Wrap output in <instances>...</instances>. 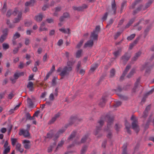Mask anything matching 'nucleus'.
I'll use <instances>...</instances> for the list:
<instances>
[{"mask_svg": "<svg viewBox=\"0 0 154 154\" xmlns=\"http://www.w3.org/2000/svg\"><path fill=\"white\" fill-rule=\"evenodd\" d=\"M16 149L17 151L20 152L21 153H22L24 150L23 149L21 148V144L19 143L17 144Z\"/></svg>", "mask_w": 154, "mask_h": 154, "instance_id": "17", "label": "nucleus"}, {"mask_svg": "<svg viewBox=\"0 0 154 154\" xmlns=\"http://www.w3.org/2000/svg\"><path fill=\"white\" fill-rule=\"evenodd\" d=\"M64 143L63 141H61L60 143H59L57 145V146L56 148L55 151H56L57 149L59 147H61L62 146V145Z\"/></svg>", "mask_w": 154, "mask_h": 154, "instance_id": "56", "label": "nucleus"}, {"mask_svg": "<svg viewBox=\"0 0 154 154\" xmlns=\"http://www.w3.org/2000/svg\"><path fill=\"white\" fill-rule=\"evenodd\" d=\"M112 137V133L110 131H109L108 132V134L107 135V137L111 139Z\"/></svg>", "mask_w": 154, "mask_h": 154, "instance_id": "63", "label": "nucleus"}, {"mask_svg": "<svg viewBox=\"0 0 154 154\" xmlns=\"http://www.w3.org/2000/svg\"><path fill=\"white\" fill-rule=\"evenodd\" d=\"M6 36L3 35H1L0 38V42H3L6 38Z\"/></svg>", "mask_w": 154, "mask_h": 154, "instance_id": "51", "label": "nucleus"}, {"mask_svg": "<svg viewBox=\"0 0 154 154\" xmlns=\"http://www.w3.org/2000/svg\"><path fill=\"white\" fill-rule=\"evenodd\" d=\"M56 145V143L55 142L52 145H51L50 146L48 147V152H52L53 148L55 147Z\"/></svg>", "mask_w": 154, "mask_h": 154, "instance_id": "25", "label": "nucleus"}, {"mask_svg": "<svg viewBox=\"0 0 154 154\" xmlns=\"http://www.w3.org/2000/svg\"><path fill=\"white\" fill-rule=\"evenodd\" d=\"M81 62L80 61H78L76 67V70L77 72H78L80 68L81 67Z\"/></svg>", "mask_w": 154, "mask_h": 154, "instance_id": "42", "label": "nucleus"}, {"mask_svg": "<svg viewBox=\"0 0 154 154\" xmlns=\"http://www.w3.org/2000/svg\"><path fill=\"white\" fill-rule=\"evenodd\" d=\"M79 138L76 137V139L74 140L73 142V143L74 144H76L77 145H80L81 144V142L78 141Z\"/></svg>", "mask_w": 154, "mask_h": 154, "instance_id": "57", "label": "nucleus"}, {"mask_svg": "<svg viewBox=\"0 0 154 154\" xmlns=\"http://www.w3.org/2000/svg\"><path fill=\"white\" fill-rule=\"evenodd\" d=\"M122 104V102L120 101L117 102L116 104H114L113 106L114 107H117L120 106Z\"/></svg>", "mask_w": 154, "mask_h": 154, "instance_id": "53", "label": "nucleus"}, {"mask_svg": "<svg viewBox=\"0 0 154 154\" xmlns=\"http://www.w3.org/2000/svg\"><path fill=\"white\" fill-rule=\"evenodd\" d=\"M77 134V132L75 131H73L71 134L70 135L69 137L68 138V140L69 141L72 140L75 137Z\"/></svg>", "mask_w": 154, "mask_h": 154, "instance_id": "18", "label": "nucleus"}, {"mask_svg": "<svg viewBox=\"0 0 154 154\" xmlns=\"http://www.w3.org/2000/svg\"><path fill=\"white\" fill-rule=\"evenodd\" d=\"M12 14V11L11 9L9 10L7 12L6 15L7 17H9Z\"/></svg>", "mask_w": 154, "mask_h": 154, "instance_id": "55", "label": "nucleus"}, {"mask_svg": "<svg viewBox=\"0 0 154 154\" xmlns=\"http://www.w3.org/2000/svg\"><path fill=\"white\" fill-rule=\"evenodd\" d=\"M125 128H127V127L128 128L131 127L130 123L128 122L127 120H125Z\"/></svg>", "mask_w": 154, "mask_h": 154, "instance_id": "61", "label": "nucleus"}, {"mask_svg": "<svg viewBox=\"0 0 154 154\" xmlns=\"http://www.w3.org/2000/svg\"><path fill=\"white\" fill-rule=\"evenodd\" d=\"M116 72V70L114 69H112L110 72V77H112L115 75Z\"/></svg>", "mask_w": 154, "mask_h": 154, "instance_id": "36", "label": "nucleus"}, {"mask_svg": "<svg viewBox=\"0 0 154 154\" xmlns=\"http://www.w3.org/2000/svg\"><path fill=\"white\" fill-rule=\"evenodd\" d=\"M122 126L121 125H119L118 124H116L115 125V129L117 131H119V129L121 128Z\"/></svg>", "mask_w": 154, "mask_h": 154, "instance_id": "58", "label": "nucleus"}, {"mask_svg": "<svg viewBox=\"0 0 154 154\" xmlns=\"http://www.w3.org/2000/svg\"><path fill=\"white\" fill-rule=\"evenodd\" d=\"M98 66V64L97 63H95L94 66L91 67L90 69V71L92 72H94L96 69L97 68Z\"/></svg>", "mask_w": 154, "mask_h": 154, "instance_id": "39", "label": "nucleus"}, {"mask_svg": "<svg viewBox=\"0 0 154 154\" xmlns=\"http://www.w3.org/2000/svg\"><path fill=\"white\" fill-rule=\"evenodd\" d=\"M56 118L53 117L52 119L49 121L48 124H51L53 123L56 120Z\"/></svg>", "mask_w": 154, "mask_h": 154, "instance_id": "60", "label": "nucleus"}, {"mask_svg": "<svg viewBox=\"0 0 154 154\" xmlns=\"http://www.w3.org/2000/svg\"><path fill=\"white\" fill-rule=\"evenodd\" d=\"M153 2V0H150L148 2L145 4V7L143 8V10H145L149 8Z\"/></svg>", "mask_w": 154, "mask_h": 154, "instance_id": "26", "label": "nucleus"}, {"mask_svg": "<svg viewBox=\"0 0 154 154\" xmlns=\"http://www.w3.org/2000/svg\"><path fill=\"white\" fill-rule=\"evenodd\" d=\"M21 17L22 13L21 12H19V13H18L17 17L14 18V23H17L19 22L21 20Z\"/></svg>", "mask_w": 154, "mask_h": 154, "instance_id": "15", "label": "nucleus"}, {"mask_svg": "<svg viewBox=\"0 0 154 154\" xmlns=\"http://www.w3.org/2000/svg\"><path fill=\"white\" fill-rule=\"evenodd\" d=\"M20 36V34H19L18 32H17L14 35L13 38L16 39L17 38H19Z\"/></svg>", "mask_w": 154, "mask_h": 154, "instance_id": "43", "label": "nucleus"}, {"mask_svg": "<svg viewBox=\"0 0 154 154\" xmlns=\"http://www.w3.org/2000/svg\"><path fill=\"white\" fill-rule=\"evenodd\" d=\"M131 67V66L130 65H128L125 68V69L124 70L123 73L126 75L129 70L130 69Z\"/></svg>", "mask_w": 154, "mask_h": 154, "instance_id": "33", "label": "nucleus"}, {"mask_svg": "<svg viewBox=\"0 0 154 154\" xmlns=\"http://www.w3.org/2000/svg\"><path fill=\"white\" fill-rule=\"evenodd\" d=\"M19 12H20L18 11L17 8H15L14 9V11L12 12V14L14 16H15L16 15L17 13H19Z\"/></svg>", "mask_w": 154, "mask_h": 154, "instance_id": "54", "label": "nucleus"}, {"mask_svg": "<svg viewBox=\"0 0 154 154\" xmlns=\"http://www.w3.org/2000/svg\"><path fill=\"white\" fill-rule=\"evenodd\" d=\"M23 143L24 144V147L27 149H29L30 147V145L29 144L30 141L28 140H25L23 141Z\"/></svg>", "mask_w": 154, "mask_h": 154, "instance_id": "14", "label": "nucleus"}, {"mask_svg": "<svg viewBox=\"0 0 154 154\" xmlns=\"http://www.w3.org/2000/svg\"><path fill=\"white\" fill-rule=\"evenodd\" d=\"M88 6L86 4H84L81 6L76 7L73 6L72 8L75 11H82L84 9L87 8Z\"/></svg>", "mask_w": 154, "mask_h": 154, "instance_id": "7", "label": "nucleus"}, {"mask_svg": "<svg viewBox=\"0 0 154 154\" xmlns=\"http://www.w3.org/2000/svg\"><path fill=\"white\" fill-rule=\"evenodd\" d=\"M70 17L69 14L68 12H65L63 13L62 16L60 17L59 20L60 22H62L65 20V18H69Z\"/></svg>", "mask_w": 154, "mask_h": 154, "instance_id": "8", "label": "nucleus"}, {"mask_svg": "<svg viewBox=\"0 0 154 154\" xmlns=\"http://www.w3.org/2000/svg\"><path fill=\"white\" fill-rule=\"evenodd\" d=\"M2 47L4 50H6L9 48V45L6 43H4L2 45Z\"/></svg>", "mask_w": 154, "mask_h": 154, "instance_id": "37", "label": "nucleus"}, {"mask_svg": "<svg viewBox=\"0 0 154 154\" xmlns=\"http://www.w3.org/2000/svg\"><path fill=\"white\" fill-rule=\"evenodd\" d=\"M148 113V112L144 111L143 112V115L142 117L144 118H146L147 116Z\"/></svg>", "mask_w": 154, "mask_h": 154, "instance_id": "59", "label": "nucleus"}, {"mask_svg": "<svg viewBox=\"0 0 154 154\" xmlns=\"http://www.w3.org/2000/svg\"><path fill=\"white\" fill-rule=\"evenodd\" d=\"M152 67L149 65V64L148 63H146L144 65H143L142 67L143 70L145 69H146L145 73H149L151 70V69Z\"/></svg>", "mask_w": 154, "mask_h": 154, "instance_id": "6", "label": "nucleus"}, {"mask_svg": "<svg viewBox=\"0 0 154 154\" xmlns=\"http://www.w3.org/2000/svg\"><path fill=\"white\" fill-rule=\"evenodd\" d=\"M59 30L62 32H63L64 33H67L68 34H70L71 32H70V30L69 28L67 29V30L68 31V32H67L66 29L64 28H62L61 29H59Z\"/></svg>", "mask_w": 154, "mask_h": 154, "instance_id": "27", "label": "nucleus"}, {"mask_svg": "<svg viewBox=\"0 0 154 154\" xmlns=\"http://www.w3.org/2000/svg\"><path fill=\"white\" fill-rule=\"evenodd\" d=\"M131 120L132 121L131 128L137 134L140 130L139 126L138 125L137 119L134 115H132Z\"/></svg>", "mask_w": 154, "mask_h": 154, "instance_id": "2", "label": "nucleus"}, {"mask_svg": "<svg viewBox=\"0 0 154 154\" xmlns=\"http://www.w3.org/2000/svg\"><path fill=\"white\" fill-rule=\"evenodd\" d=\"M108 13L107 12H106L104 14L101 19L103 21L104 20H106L108 15Z\"/></svg>", "mask_w": 154, "mask_h": 154, "instance_id": "47", "label": "nucleus"}, {"mask_svg": "<svg viewBox=\"0 0 154 154\" xmlns=\"http://www.w3.org/2000/svg\"><path fill=\"white\" fill-rule=\"evenodd\" d=\"M43 15L41 13H39L38 15L35 16V20L38 22H41L42 20Z\"/></svg>", "mask_w": 154, "mask_h": 154, "instance_id": "12", "label": "nucleus"}, {"mask_svg": "<svg viewBox=\"0 0 154 154\" xmlns=\"http://www.w3.org/2000/svg\"><path fill=\"white\" fill-rule=\"evenodd\" d=\"M94 42L93 40L90 39L83 46V48H86L87 47H92L94 45Z\"/></svg>", "mask_w": 154, "mask_h": 154, "instance_id": "9", "label": "nucleus"}, {"mask_svg": "<svg viewBox=\"0 0 154 154\" xmlns=\"http://www.w3.org/2000/svg\"><path fill=\"white\" fill-rule=\"evenodd\" d=\"M106 118L107 119V127L109 128L110 126L113 124L114 118L113 116H111L109 115H107L106 116Z\"/></svg>", "mask_w": 154, "mask_h": 154, "instance_id": "5", "label": "nucleus"}, {"mask_svg": "<svg viewBox=\"0 0 154 154\" xmlns=\"http://www.w3.org/2000/svg\"><path fill=\"white\" fill-rule=\"evenodd\" d=\"M88 134L85 135L84 136H83L80 142L81 143H85L88 138Z\"/></svg>", "mask_w": 154, "mask_h": 154, "instance_id": "28", "label": "nucleus"}, {"mask_svg": "<svg viewBox=\"0 0 154 154\" xmlns=\"http://www.w3.org/2000/svg\"><path fill=\"white\" fill-rule=\"evenodd\" d=\"M123 90V88L120 85H118L117 88L116 89H114L113 90L116 92L117 93L118 92H121Z\"/></svg>", "mask_w": 154, "mask_h": 154, "instance_id": "34", "label": "nucleus"}, {"mask_svg": "<svg viewBox=\"0 0 154 154\" xmlns=\"http://www.w3.org/2000/svg\"><path fill=\"white\" fill-rule=\"evenodd\" d=\"M31 118V116L29 112H27L26 114V120H30Z\"/></svg>", "mask_w": 154, "mask_h": 154, "instance_id": "62", "label": "nucleus"}, {"mask_svg": "<svg viewBox=\"0 0 154 154\" xmlns=\"http://www.w3.org/2000/svg\"><path fill=\"white\" fill-rule=\"evenodd\" d=\"M8 28H5L2 31L3 34L2 35L7 36L8 35Z\"/></svg>", "mask_w": 154, "mask_h": 154, "instance_id": "41", "label": "nucleus"}, {"mask_svg": "<svg viewBox=\"0 0 154 154\" xmlns=\"http://www.w3.org/2000/svg\"><path fill=\"white\" fill-rule=\"evenodd\" d=\"M140 81V78L139 77L137 79L136 81L134 83V87L132 89V92L133 93H135L136 91V89L138 88H140L141 86L139 84Z\"/></svg>", "mask_w": 154, "mask_h": 154, "instance_id": "4", "label": "nucleus"}, {"mask_svg": "<svg viewBox=\"0 0 154 154\" xmlns=\"http://www.w3.org/2000/svg\"><path fill=\"white\" fill-rule=\"evenodd\" d=\"M117 94L120 97V98L123 100H126L128 99V97L126 96H123L121 94H118L117 93Z\"/></svg>", "mask_w": 154, "mask_h": 154, "instance_id": "50", "label": "nucleus"}, {"mask_svg": "<svg viewBox=\"0 0 154 154\" xmlns=\"http://www.w3.org/2000/svg\"><path fill=\"white\" fill-rule=\"evenodd\" d=\"M54 136V134L53 133L52 131H51L50 132L47 134V137L45 138L51 139Z\"/></svg>", "mask_w": 154, "mask_h": 154, "instance_id": "29", "label": "nucleus"}, {"mask_svg": "<svg viewBox=\"0 0 154 154\" xmlns=\"http://www.w3.org/2000/svg\"><path fill=\"white\" fill-rule=\"evenodd\" d=\"M149 27H147L145 29L144 31V38H145L146 36L147 35L148 33L149 32Z\"/></svg>", "mask_w": 154, "mask_h": 154, "instance_id": "52", "label": "nucleus"}, {"mask_svg": "<svg viewBox=\"0 0 154 154\" xmlns=\"http://www.w3.org/2000/svg\"><path fill=\"white\" fill-rule=\"evenodd\" d=\"M83 50L82 49H79L75 53V57L76 58H79L82 56Z\"/></svg>", "mask_w": 154, "mask_h": 154, "instance_id": "20", "label": "nucleus"}, {"mask_svg": "<svg viewBox=\"0 0 154 154\" xmlns=\"http://www.w3.org/2000/svg\"><path fill=\"white\" fill-rule=\"evenodd\" d=\"M75 62V61H68L67 62V66L64 67L59 75L62 76L69 75V72L72 71V66Z\"/></svg>", "mask_w": 154, "mask_h": 154, "instance_id": "1", "label": "nucleus"}, {"mask_svg": "<svg viewBox=\"0 0 154 154\" xmlns=\"http://www.w3.org/2000/svg\"><path fill=\"white\" fill-rule=\"evenodd\" d=\"M87 148V146H83L81 150V154H84L86 151Z\"/></svg>", "mask_w": 154, "mask_h": 154, "instance_id": "46", "label": "nucleus"}, {"mask_svg": "<svg viewBox=\"0 0 154 154\" xmlns=\"http://www.w3.org/2000/svg\"><path fill=\"white\" fill-rule=\"evenodd\" d=\"M7 10V5H6V2H5L4 3L2 9L1 10V11L3 14H4Z\"/></svg>", "mask_w": 154, "mask_h": 154, "instance_id": "31", "label": "nucleus"}, {"mask_svg": "<svg viewBox=\"0 0 154 154\" xmlns=\"http://www.w3.org/2000/svg\"><path fill=\"white\" fill-rule=\"evenodd\" d=\"M27 87L30 91H32L34 90L33 84L32 82H28Z\"/></svg>", "mask_w": 154, "mask_h": 154, "instance_id": "19", "label": "nucleus"}, {"mask_svg": "<svg viewBox=\"0 0 154 154\" xmlns=\"http://www.w3.org/2000/svg\"><path fill=\"white\" fill-rule=\"evenodd\" d=\"M84 40V39L81 40L77 44L75 48L77 49H79L82 45Z\"/></svg>", "mask_w": 154, "mask_h": 154, "instance_id": "30", "label": "nucleus"}, {"mask_svg": "<svg viewBox=\"0 0 154 154\" xmlns=\"http://www.w3.org/2000/svg\"><path fill=\"white\" fill-rule=\"evenodd\" d=\"M98 37V34L95 33L93 32H91V35L90 37V38L93 41L95 40H97Z\"/></svg>", "mask_w": 154, "mask_h": 154, "instance_id": "11", "label": "nucleus"}, {"mask_svg": "<svg viewBox=\"0 0 154 154\" xmlns=\"http://www.w3.org/2000/svg\"><path fill=\"white\" fill-rule=\"evenodd\" d=\"M77 119V117L75 116H72L70 118V121L68 124V125H72L75 120Z\"/></svg>", "mask_w": 154, "mask_h": 154, "instance_id": "21", "label": "nucleus"}, {"mask_svg": "<svg viewBox=\"0 0 154 154\" xmlns=\"http://www.w3.org/2000/svg\"><path fill=\"white\" fill-rule=\"evenodd\" d=\"M27 102L28 104V107L30 108H32L33 107L34 104L32 102L31 99L28 98L27 99Z\"/></svg>", "mask_w": 154, "mask_h": 154, "instance_id": "24", "label": "nucleus"}, {"mask_svg": "<svg viewBox=\"0 0 154 154\" xmlns=\"http://www.w3.org/2000/svg\"><path fill=\"white\" fill-rule=\"evenodd\" d=\"M135 34H133L131 35L130 36H128L127 38V39L128 40H131L133 39L135 37Z\"/></svg>", "mask_w": 154, "mask_h": 154, "instance_id": "49", "label": "nucleus"}, {"mask_svg": "<svg viewBox=\"0 0 154 154\" xmlns=\"http://www.w3.org/2000/svg\"><path fill=\"white\" fill-rule=\"evenodd\" d=\"M20 135H23L25 137H28L30 136V134L28 130H20L19 133Z\"/></svg>", "mask_w": 154, "mask_h": 154, "instance_id": "10", "label": "nucleus"}, {"mask_svg": "<svg viewBox=\"0 0 154 154\" xmlns=\"http://www.w3.org/2000/svg\"><path fill=\"white\" fill-rule=\"evenodd\" d=\"M57 78V77L54 76L53 77L52 80V86H55L57 84L56 80Z\"/></svg>", "mask_w": 154, "mask_h": 154, "instance_id": "35", "label": "nucleus"}, {"mask_svg": "<svg viewBox=\"0 0 154 154\" xmlns=\"http://www.w3.org/2000/svg\"><path fill=\"white\" fill-rule=\"evenodd\" d=\"M131 57L130 54L128 53H126L121 57V60H122L123 63L125 64Z\"/></svg>", "mask_w": 154, "mask_h": 154, "instance_id": "3", "label": "nucleus"}, {"mask_svg": "<svg viewBox=\"0 0 154 154\" xmlns=\"http://www.w3.org/2000/svg\"><path fill=\"white\" fill-rule=\"evenodd\" d=\"M106 101V97H102L101 99L100 100V103L99 104V106L101 107L104 106Z\"/></svg>", "mask_w": 154, "mask_h": 154, "instance_id": "13", "label": "nucleus"}, {"mask_svg": "<svg viewBox=\"0 0 154 154\" xmlns=\"http://www.w3.org/2000/svg\"><path fill=\"white\" fill-rule=\"evenodd\" d=\"M141 54V52L139 51L135 54L134 56L132 59V61H135L137 60L138 58L140 56Z\"/></svg>", "mask_w": 154, "mask_h": 154, "instance_id": "23", "label": "nucleus"}, {"mask_svg": "<svg viewBox=\"0 0 154 154\" xmlns=\"http://www.w3.org/2000/svg\"><path fill=\"white\" fill-rule=\"evenodd\" d=\"M11 141L12 145L14 146L17 143V139L16 138H11Z\"/></svg>", "mask_w": 154, "mask_h": 154, "instance_id": "48", "label": "nucleus"}, {"mask_svg": "<svg viewBox=\"0 0 154 154\" xmlns=\"http://www.w3.org/2000/svg\"><path fill=\"white\" fill-rule=\"evenodd\" d=\"M100 31V26H96L95 29L93 31V32L98 34L99 32Z\"/></svg>", "mask_w": 154, "mask_h": 154, "instance_id": "32", "label": "nucleus"}, {"mask_svg": "<svg viewBox=\"0 0 154 154\" xmlns=\"http://www.w3.org/2000/svg\"><path fill=\"white\" fill-rule=\"evenodd\" d=\"M121 52V49H119L118 51L114 52L113 54L115 57H117Z\"/></svg>", "mask_w": 154, "mask_h": 154, "instance_id": "45", "label": "nucleus"}, {"mask_svg": "<svg viewBox=\"0 0 154 154\" xmlns=\"http://www.w3.org/2000/svg\"><path fill=\"white\" fill-rule=\"evenodd\" d=\"M49 7V6L48 5H45L42 7V10L43 11H45L47 8H48Z\"/></svg>", "mask_w": 154, "mask_h": 154, "instance_id": "64", "label": "nucleus"}, {"mask_svg": "<svg viewBox=\"0 0 154 154\" xmlns=\"http://www.w3.org/2000/svg\"><path fill=\"white\" fill-rule=\"evenodd\" d=\"M101 127H98L96 126V129L95 131L94 134L95 135H97L100 132V131L101 130Z\"/></svg>", "mask_w": 154, "mask_h": 154, "instance_id": "38", "label": "nucleus"}, {"mask_svg": "<svg viewBox=\"0 0 154 154\" xmlns=\"http://www.w3.org/2000/svg\"><path fill=\"white\" fill-rule=\"evenodd\" d=\"M77 119V117L75 116H72L70 118V121L68 124V125H72L75 120Z\"/></svg>", "mask_w": 154, "mask_h": 154, "instance_id": "22", "label": "nucleus"}, {"mask_svg": "<svg viewBox=\"0 0 154 154\" xmlns=\"http://www.w3.org/2000/svg\"><path fill=\"white\" fill-rule=\"evenodd\" d=\"M112 8L113 11V13H112V14L115 15L116 14V6L115 0H113V2L112 4Z\"/></svg>", "mask_w": 154, "mask_h": 154, "instance_id": "16", "label": "nucleus"}, {"mask_svg": "<svg viewBox=\"0 0 154 154\" xmlns=\"http://www.w3.org/2000/svg\"><path fill=\"white\" fill-rule=\"evenodd\" d=\"M10 148L9 146L5 148L3 152V154H7L10 151Z\"/></svg>", "mask_w": 154, "mask_h": 154, "instance_id": "40", "label": "nucleus"}, {"mask_svg": "<svg viewBox=\"0 0 154 154\" xmlns=\"http://www.w3.org/2000/svg\"><path fill=\"white\" fill-rule=\"evenodd\" d=\"M127 2L126 1H124L122 4L121 5V7L120 11V12L121 13H122V11L124 9V6L125 5L126 3Z\"/></svg>", "mask_w": 154, "mask_h": 154, "instance_id": "44", "label": "nucleus"}]
</instances>
